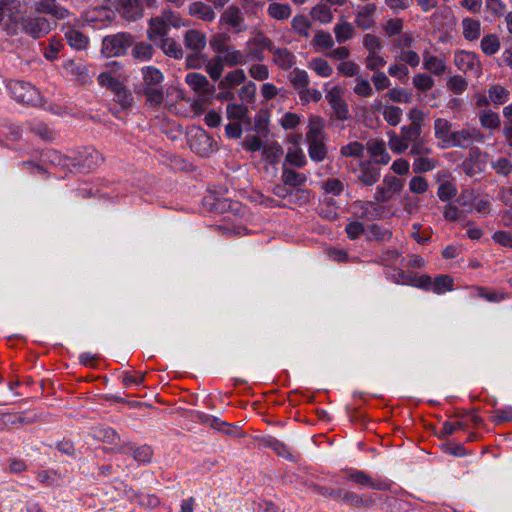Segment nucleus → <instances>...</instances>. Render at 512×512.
<instances>
[{"label": "nucleus", "mask_w": 512, "mask_h": 512, "mask_svg": "<svg viewBox=\"0 0 512 512\" xmlns=\"http://www.w3.org/2000/svg\"><path fill=\"white\" fill-rule=\"evenodd\" d=\"M141 73L143 82L134 87V92L145 96V103L149 107L161 106L164 101L163 73L154 66L143 67Z\"/></svg>", "instance_id": "obj_1"}, {"label": "nucleus", "mask_w": 512, "mask_h": 512, "mask_svg": "<svg viewBox=\"0 0 512 512\" xmlns=\"http://www.w3.org/2000/svg\"><path fill=\"white\" fill-rule=\"evenodd\" d=\"M54 155L59 158V165L69 169L73 168L81 173L89 172L95 169L104 161V158L100 152L93 148L87 147L78 151L74 156H67L59 153H54Z\"/></svg>", "instance_id": "obj_2"}, {"label": "nucleus", "mask_w": 512, "mask_h": 512, "mask_svg": "<svg viewBox=\"0 0 512 512\" xmlns=\"http://www.w3.org/2000/svg\"><path fill=\"white\" fill-rule=\"evenodd\" d=\"M134 43L131 34L120 32L105 36L102 40L101 52L106 57H116L125 55L128 48Z\"/></svg>", "instance_id": "obj_3"}, {"label": "nucleus", "mask_w": 512, "mask_h": 512, "mask_svg": "<svg viewBox=\"0 0 512 512\" xmlns=\"http://www.w3.org/2000/svg\"><path fill=\"white\" fill-rule=\"evenodd\" d=\"M20 30L33 39H40L52 30V24L44 16H21L16 22Z\"/></svg>", "instance_id": "obj_4"}, {"label": "nucleus", "mask_w": 512, "mask_h": 512, "mask_svg": "<svg viewBox=\"0 0 512 512\" xmlns=\"http://www.w3.org/2000/svg\"><path fill=\"white\" fill-rule=\"evenodd\" d=\"M9 89L13 98L20 103L31 106H37L42 103L39 90L28 82L11 81Z\"/></svg>", "instance_id": "obj_5"}, {"label": "nucleus", "mask_w": 512, "mask_h": 512, "mask_svg": "<svg viewBox=\"0 0 512 512\" xmlns=\"http://www.w3.org/2000/svg\"><path fill=\"white\" fill-rule=\"evenodd\" d=\"M454 64L463 73H470L478 78L482 74V65L476 53L470 51H457L454 54Z\"/></svg>", "instance_id": "obj_6"}, {"label": "nucleus", "mask_w": 512, "mask_h": 512, "mask_svg": "<svg viewBox=\"0 0 512 512\" xmlns=\"http://www.w3.org/2000/svg\"><path fill=\"white\" fill-rule=\"evenodd\" d=\"M32 9L39 16L48 15L55 21L64 20L71 15V12L57 0H35Z\"/></svg>", "instance_id": "obj_7"}, {"label": "nucleus", "mask_w": 512, "mask_h": 512, "mask_svg": "<svg viewBox=\"0 0 512 512\" xmlns=\"http://www.w3.org/2000/svg\"><path fill=\"white\" fill-rule=\"evenodd\" d=\"M347 479L359 486L369 487L378 491H389L392 487L390 480L382 478L374 479L362 470H350Z\"/></svg>", "instance_id": "obj_8"}, {"label": "nucleus", "mask_w": 512, "mask_h": 512, "mask_svg": "<svg viewBox=\"0 0 512 512\" xmlns=\"http://www.w3.org/2000/svg\"><path fill=\"white\" fill-rule=\"evenodd\" d=\"M403 188V181L395 176L386 175L383 184L378 186L375 193V201L378 203H386L390 201L394 194Z\"/></svg>", "instance_id": "obj_9"}, {"label": "nucleus", "mask_w": 512, "mask_h": 512, "mask_svg": "<svg viewBox=\"0 0 512 512\" xmlns=\"http://www.w3.org/2000/svg\"><path fill=\"white\" fill-rule=\"evenodd\" d=\"M483 140L484 135L479 129H462L451 133L448 146L467 148L473 141L483 142Z\"/></svg>", "instance_id": "obj_10"}, {"label": "nucleus", "mask_w": 512, "mask_h": 512, "mask_svg": "<svg viewBox=\"0 0 512 512\" xmlns=\"http://www.w3.org/2000/svg\"><path fill=\"white\" fill-rule=\"evenodd\" d=\"M326 100L330 104L334 113L333 116L337 120H347L350 117L349 109L346 101L341 96V89L339 87H333L326 94Z\"/></svg>", "instance_id": "obj_11"}, {"label": "nucleus", "mask_w": 512, "mask_h": 512, "mask_svg": "<svg viewBox=\"0 0 512 512\" xmlns=\"http://www.w3.org/2000/svg\"><path fill=\"white\" fill-rule=\"evenodd\" d=\"M117 9L128 21H135L143 16L140 0H118Z\"/></svg>", "instance_id": "obj_12"}, {"label": "nucleus", "mask_w": 512, "mask_h": 512, "mask_svg": "<svg viewBox=\"0 0 512 512\" xmlns=\"http://www.w3.org/2000/svg\"><path fill=\"white\" fill-rule=\"evenodd\" d=\"M395 282L403 285H411L417 288H427L430 284V276L427 274L417 275L415 272H404L399 270Z\"/></svg>", "instance_id": "obj_13"}, {"label": "nucleus", "mask_w": 512, "mask_h": 512, "mask_svg": "<svg viewBox=\"0 0 512 512\" xmlns=\"http://www.w3.org/2000/svg\"><path fill=\"white\" fill-rule=\"evenodd\" d=\"M207 44L206 35L197 29L187 30L184 34V45L192 52H201Z\"/></svg>", "instance_id": "obj_14"}, {"label": "nucleus", "mask_w": 512, "mask_h": 512, "mask_svg": "<svg viewBox=\"0 0 512 512\" xmlns=\"http://www.w3.org/2000/svg\"><path fill=\"white\" fill-rule=\"evenodd\" d=\"M221 22L232 27L236 33H240L245 30V27L243 26L244 18L237 6H229L221 15Z\"/></svg>", "instance_id": "obj_15"}, {"label": "nucleus", "mask_w": 512, "mask_h": 512, "mask_svg": "<svg viewBox=\"0 0 512 512\" xmlns=\"http://www.w3.org/2000/svg\"><path fill=\"white\" fill-rule=\"evenodd\" d=\"M367 150L376 164L385 165L390 161L386 145L383 140L371 139L367 142Z\"/></svg>", "instance_id": "obj_16"}, {"label": "nucleus", "mask_w": 512, "mask_h": 512, "mask_svg": "<svg viewBox=\"0 0 512 512\" xmlns=\"http://www.w3.org/2000/svg\"><path fill=\"white\" fill-rule=\"evenodd\" d=\"M186 83L195 91L202 94H211L214 91V86L211 85L208 79L196 72L188 73L186 75Z\"/></svg>", "instance_id": "obj_17"}, {"label": "nucleus", "mask_w": 512, "mask_h": 512, "mask_svg": "<svg viewBox=\"0 0 512 512\" xmlns=\"http://www.w3.org/2000/svg\"><path fill=\"white\" fill-rule=\"evenodd\" d=\"M168 35V25L161 17H154L149 20L147 38L151 42H156L158 38L163 39Z\"/></svg>", "instance_id": "obj_18"}, {"label": "nucleus", "mask_w": 512, "mask_h": 512, "mask_svg": "<svg viewBox=\"0 0 512 512\" xmlns=\"http://www.w3.org/2000/svg\"><path fill=\"white\" fill-rule=\"evenodd\" d=\"M454 288V280L450 275L442 274L436 276L433 280L430 277V284L427 288H422L425 291H433L436 294H443L452 291Z\"/></svg>", "instance_id": "obj_19"}, {"label": "nucleus", "mask_w": 512, "mask_h": 512, "mask_svg": "<svg viewBox=\"0 0 512 512\" xmlns=\"http://www.w3.org/2000/svg\"><path fill=\"white\" fill-rule=\"evenodd\" d=\"M360 174L358 176L359 181L367 186L374 185L380 177L379 169L369 161H362L359 164Z\"/></svg>", "instance_id": "obj_20"}, {"label": "nucleus", "mask_w": 512, "mask_h": 512, "mask_svg": "<svg viewBox=\"0 0 512 512\" xmlns=\"http://www.w3.org/2000/svg\"><path fill=\"white\" fill-rule=\"evenodd\" d=\"M271 53L273 62L283 70H289L295 64V56L287 48H275Z\"/></svg>", "instance_id": "obj_21"}, {"label": "nucleus", "mask_w": 512, "mask_h": 512, "mask_svg": "<svg viewBox=\"0 0 512 512\" xmlns=\"http://www.w3.org/2000/svg\"><path fill=\"white\" fill-rule=\"evenodd\" d=\"M158 46L168 57L182 59L184 56L181 45H179L174 38L167 36L166 38L160 39Z\"/></svg>", "instance_id": "obj_22"}, {"label": "nucleus", "mask_w": 512, "mask_h": 512, "mask_svg": "<svg viewBox=\"0 0 512 512\" xmlns=\"http://www.w3.org/2000/svg\"><path fill=\"white\" fill-rule=\"evenodd\" d=\"M189 14L206 22H210L215 18L213 9L201 1H196L190 4Z\"/></svg>", "instance_id": "obj_23"}, {"label": "nucleus", "mask_w": 512, "mask_h": 512, "mask_svg": "<svg viewBox=\"0 0 512 512\" xmlns=\"http://www.w3.org/2000/svg\"><path fill=\"white\" fill-rule=\"evenodd\" d=\"M342 500L358 508L373 507L376 503L375 499L372 496L359 495L357 493L350 491H344Z\"/></svg>", "instance_id": "obj_24"}, {"label": "nucleus", "mask_w": 512, "mask_h": 512, "mask_svg": "<svg viewBox=\"0 0 512 512\" xmlns=\"http://www.w3.org/2000/svg\"><path fill=\"white\" fill-rule=\"evenodd\" d=\"M154 53L153 45L145 41L135 43L131 50L132 57L141 62L151 60Z\"/></svg>", "instance_id": "obj_25"}, {"label": "nucleus", "mask_w": 512, "mask_h": 512, "mask_svg": "<svg viewBox=\"0 0 512 512\" xmlns=\"http://www.w3.org/2000/svg\"><path fill=\"white\" fill-rule=\"evenodd\" d=\"M423 67L436 76L446 72V64L436 56L430 55L428 51L423 53Z\"/></svg>", "instance_id": "obj_26"}, {"label": "nucleus", "mask_w": 512, "mask_h": 512, "mask_svg": "<svg viewBox=\"0 0 512 512\" xmlns=\"http://www.w3.org/2000/svg\"><path fill=\"white\" fill-rule=\"evenodd\" d=\"M463 37L468 41H475L481 34V23L479 20L466 17L462 20Z\"/></svg>", "instance_id": "obj_27"}, {"label": "nucleus", "mask_w": 512, "mask_h": 512, "mask_svg": "<svg viewBox=\"0 0 512 512\" xmlns=\"http://www.w3.org/2000/svg\"><path fill=\"white\" fill-rule=\"evenodd\" d=\"M392 238V232L378 224H371L366 229V240L386 242Z\"/></svg>", "instance_id": "obj_28"}, {"label": "nucleus", "mask_w": 512, "mask_h": 512, "mask_svg": "<svg viewBox=\"0 0 512 512\" xmlns=\"http://www.w3.org/2000/svg\"><path fill=\"white\" fill-rule=\"evenodd\" d=\"M307 178L305 174L298 173L295 170L289 169L283 166L282 169V181L285 185L292 187V189H296V187L302 186L306 182Z\"/></svg>", "instance_id": "obj_29"}, {"label": "nucleus", "mask_w": 512, "mask_h": 512, "mask_svg": "<svg viewBox=\"0 0 512 512\" xmlns=\"http://www.w3.org/2000/svg\"><path fill=\"white\" fill-rule=\"evenodd\" d=\"M65 38L67 40V43L78 50L85 49L88 45V37L84 35L82 32L76 29L69 28L65 32Z\"/></svg>", "instance_id": "obj_30"}, {"label": "nucleus", "mask_w": 512, "mask_h": 512, "mask_svg": "<svg viewBox=\"0 0 512 512\" xmlns=\"http://www.w3.org/2000/svg\"><path fill=\"white\" fill-rule=\"evenodd\" d=\"M97 81L100 86L107 88L113 94L125 85L124 80L111 75L110 72H101L97 77Z\"/></svg>", "instance_id": "obj_31"}, {"label": "nucleus", "mask_w": 512, "mask_h": 512, "mask_svg": "<svg viewBox=\"0 0 512 512\" xmlns=\"http://www.w3.org/2000/svg\"><path fill=\"white\" fill-rule=\"evenodd\" d=\"M246 80V75L242 69H236L228 72L223 80L219 83L220 89H229L240 85Z\"/></svg>", "instance_id": "obj_32"}, {"label": "nucleus", "mask_w": 512, "mask_h": 512, "mask_svg": "<svg viewBox=\"0 0 512 512\" xmlns=\"http://www.w3.org/2000/svg\"><path fill=\"white\" fill-rule=\"evenodd\" d=\"M479 121L483 128L497 130L501 126V119L498 113L492 110H484L479 114Z\"/></svg>", "instance_id": "obj_33"}, {"label": "nucleus", "mask_w": 512, "mask_h": 512, "mask_svg": "<svg viewBox=\"0 0 512 512\" xmlns=\"http://www.w3.org/2000/svg\"><path fill=\"white\" fill-rule=\"evenodd\" d=\"M435 137L441 140L446 146L450 142L451 123L443 118H437L434 122Z\"/></svg>", "instance_id": "obj_34"}, {"label": "nucleus", "mask_w": 512, "mask_h": 512, "mask_svg": "<svg viewBox=\"0 0 512 512\" xmlns=\"http://www.w3.org/2000/svg\"><path fill=\"white\" fill-rule=\"evenodd\" d=\"M309 144V157L315 162H321L326 158L327 147L323 139L307 141Z\"/></svg>", "instance_id": "obj_35"}, {"label": "nucleus", "mask_w": 512, "mask_h": 512, "mask_svg": "<svg viewBox=\"0 0 512 512\" xmlns=\"http://www.w3.org/2000/svg\"><path fill=\"white\" fill-rule=\"evenodd\" d=\"M222 59L228 66L233 67L246 64L248 61V55H245L244 53L235 50L234 47L229 46L228 49L225 50Z\"/></svg>", "instance_id": "obj_36"}, {"label": "nucleus", "mask_w": 512, "mask_h": 512, "mask_svg": "<svg viewBox=\"0 0 512 512\" xmlns=\"http://www.w3.org/2000/svg\"><path fill=\"white\" fill-rule=\"evenodd\" d=\"M33 422H34V418H26L22 413L0 414V426H2V427H9V426H15V425H26V424H31Z\"/></svg>", "instance_id": "obj_37"}, {"label": "nucleus", "mask_w": 512, "mask_h": 512, "mask_svg": "<svg viewBox=\"0 0 512 512\" xmlns=\"http://www.w3.org/2000/svg\"><path fill=\"white\" fill-rule=\"evenodd\" d=\"M482 52L487 56L496 54L500 49V40L496 34L485 35L480 43Z\"/></svg>", "instance_id": "obj_38"}, {"label": "nucleus", "mask_w": 512, "mask_h": 512, "mask_svg": "<svg viewBox=\"0 0 512 512\" xmlns=\"http://www.w3.org/2000/svg\"><path fill=\"white\" fill-rule=\"evenodd\" d=\"M488 95L490 101L495 105H502L508 101L510 92L501 85H492L488 89Z\"/></svg>", "instance_id": "obj_39"}, {"label": "nucleus", "mask_w": 512, "mask_h": 512, "mask_svg": "<svg viewBox=\"0 0 512 512\" xmlns=\"http://www.w3.org/2000/svg\"><path fill=\"white\" fill-rule=\"evenodd\" d=\"M268 14L276 20H285L291 15V8L288 4L274 2L268 6Z\"/></svg>", "instance_id": "obj_40"}, {"label": "nucleus", "mask_w": 512, "mask_h": 512, "mask_svg": "<svg viewBox=\"0 0 512 512\" xmlns=\"http://www.w3.org/2000/svg\"><path fill=\"white\" fill-rule=\"evenodd\" d=\"M334 33L338 43H343L351 39L354 35V27L349 22H343L336 24L334 27Z\"/></svg>", "instance_id": "obj_41"}, {"label": "nucleus", "mask_w": 512, "mask_h": 512, "mask_svg": "<svg viewBox=\"0 0 512 512\" xmlns=\"http://www.w3.org/2000/svg\"><path fill=\"white\" fill-rule=\"evenodd\" d=\"M222 56H215L206 64V71L213 80H219L223 72Z\"/></svg>", "instance_id": "obj_42"}, {"label": "nucleus", "mask_w": 512, "mask_h": 512, "mask_svg": "<svg viewBox=\"0 0 512 512\" xmlns=\"http://www.w3.org/2000/svg\"><path fill=\"white\" fill-rule=\"evenodd\" d=\"M292 29L302 37H309V29L311 27V23L308 18L304 15L295 16L291 22Z\"/></svg>", "instance_id": "obj_43"}, {"label": "nucleus", "mask_w": 512, "mask_h": 512, "mask_svg": "<svg viewBox=\"0 0 512 512\" xmlns=\"http://www.w3.org/2000/svg\"><path fill=\"white\" fill-rule=\"evenodd\" d=\"M387 135L389 137V147L393 152L401 154L409 147L401 134L398 135L394 131H388Z\"/></svg>", "instance_id": "obj_44"}, {"label": "nucleus", "mask_w": 512, "mask_h": 512, "mask_svg": "<svg viewBox=\"0 0 512 512\" xmlns=\"http://www.w3.org/2000/svg\"><path fill=\"white\" fill-rule=\"evenodd\" d=\"M323 121L320 117H312L309 120V131L306 133V140H319L322 137Z\"/></svg>", "instance_id": "obj_45"}, {"label": "nucleus", "mask_w": 512, "mask_h": 512, "mask_svg": "<svg viewBox=\"0 0 512 512\" xmlns=\"http://www.w3.org/2000/svg\"><path fill=\"white\" fill-rule=\"evenodd\" d=\"M364 145L358 141L350 142L340 149V154L344 157L362 158L364 156Z\"/></svg>", "instance_id": "obj_46"}, {"label": "nucleus", "mask_w": 512, "mask_h": 512, "mask_svg": "<svg viewBox=\"0 0 512 512\" xmlns=\"http://www.w3.org/2000/svg\"><path fill=\"white\" fill-rule=\"evenodd\" d=\"M291 84L292 86L298 90V92L302 89H305L309 86V77L306 71L300 69H294L291 73Z\"/></svg>", "instance_id": "obj_47"}, {"label": "nucleus", "mask_w": 512, "mask_h": 512, "mask_svg": "<svg viewBox=\"0 0 512 512\" xmlns=\"http://www.w3.org/2000/svg\"><path fill=\"white\" fill-rule=\"evenodd\" d=\"M309 67L321 77H330L333 73L332 67L323 58H314L311 60Z\"/></svg>", "instance_id": "obj_48"}, {"label": "nucleus", "mask_w": 512, "mask_h": 512, "mask_svg": "<svg viewBox=\"0 0 512 512\" xmlns=\"http://www.w3.org/2000/svg\"><path fill=\"white\" fill-rule=\"evenodd\" d=\"M286 162L290 165L301 168L306 164V158L299 147L290 148L286 154Z\"/></svg>", "instance_id": "obj_49"}, {"label": "nucleus", "mask_w": 512, "mask_h": 512, "mask_svg": "<svg viewBox=\"0 0 512 512\" xmlns=\"http://www.w3.org/2000/svg\"><path fill=\"white\" fill-rule=\"evenodd\" d=\"M310 199L311 192L309 190L296 188L291 190L288 203L301 206L307 204Z\"/></svg>", "instance_id": "obj_50"}, {"label": "nucleus", "mask_w": 512, "mask_h": 512, "mask_svg": "<svg viewBox=\"0 0 512 512\" xmlns=\"http://www.w3.org/2000/svg\"><path fill=\"white\" fill-rule=\"evenodd\" d=\"M422 128L416 125H404L401 127V135L409 145L421 139Z\"/></svg>", "instance_id": "obj_51"}, {"label": "nucleus", "mask_w": 512, "mask_h": 512, "mask_svg": "<svg viewBox=\"0 0 512 512\" xmlns=\"http://www.w3.org/2000/svg\"><path fill=\"white\" fill-rule=\"evenodd\" d=\"M413 85L417 90L426 92L432 89L434 80L426 73H419L413 77Z\"/></svg>", "instance_id": "obj_52"}, {"label": "nucleus", "mask_w": 512, "mask_h": 512, "mask_svg": "<svg viewBox=\"0 0 512 512\" xmlns=\"http://www.w3.org/2000/svg\"><path fill=\"white\" fill-rule=\"evenodd\" d=\"M402 109L398 106H386L383 111L385 121L391 126H397L401 121Z\"/></svg>", "instance_id": "obj_53"}, {"label": "nucleus", "mask_w": 512, "mask_h": 512, "mask_svg": "<svg viewBox=\"0 0 512 512\" xmlns=\"http://www.w3.org/2000/svg\"><path fill=\"white\" fill-rule=\"evenodd\" d=\"M468 87V82L460 75H454L447 81V88L456 95L462 94Z\"/></svg>", "instance_id": "obj_54"}, {"label": "nucleus", "mask_w": 512, "mask_h": 512, "mask_svg": "<svg viewBox=\"0 0 512 512\" xmlns=\"http://www.w3.org/2000/svg\"><path fill=\"white\" fill-rule=\"evenodd\" d=\"M311 16L322 23H329L332 20L331 10L324 4L314 6L311 10Z\"/></svg>", "instance_id": "obj_55"}, {"label": "nucleus", "mask_w": 512, "mask_h": 512, "mask_svg": "<svg viewBox=\"0 0 512 512\" xmlns=\"http://www.w3.org/2000/svg\"><path fill=\"white\" fill-rule=\"evenodd\" d=\"M116 102L122 107V109H128L133 104L132 93L124 85L117 92L114 93Z\"/></svg>", "instance_id": "obj_56"}, {"label": "nucleus", "mask_w": 512, "mask_h": 512, "mask_svg": "<svg viewBox=\"0 0 512 512\" xmlns=\"http://www.w3.org/2000/svg\"><path fill=\"white\" fill-rule=\"evenodd\" d=\"M226 113L228 119L236 120L239 122V120L246 117L248 113V107L244 104H229L227 105Z\"/></svg>", "instance_id": "obj_57"}, {"label": "nucleus", "mask_w": 512, "mask_h": 512, "mask_svg": "<svg viewBox=\"0 0 512 512\" xmlns=\"http://www.w3.org/2000/svg\"><path fill=\"white\" fill-rule=\"evenodd\" d=\"M132 451V456L136 461L142 463H149L153 456V451L150 446L143 445L137 448L130 447Z\"/></svg>", "instance_id": "obj_58"}, {"label": "nucleus", "mask_w": 512, "mask_h": 512, "mask_svg": "<svg viewBox=\"0 0 512 512\" xmlns=\"http://www.w3.org/2000/svg\"><path fill=\"white\" fill-rule=\"evenodd\" d=\"M363 45L368 50V55L378 54L382 49L381 40L373 34H366L364 36Z\"/></svg>", "instance_id": "obj_59"}, {"label": "nucleus", "mask_w": 512, "mask_h": 512, "mask_svg": "<svg viewBox=\"0 0 512 512\" xmlns=\"http://www.w3.org/2000/svg\"><path fill=\"white\" fill-rule=\"evenodd\" d=\"M392 102L397 103H409L411 101V95L403 88H392L385 95Z\"/></svg>", "instance_id": "obj_60"}, {"label": "nucleus", "mask_w": 512, "mask_h": 512, "mask_svg": "<svg viewBox=\"0 0 512 512\" xmlns=\"http://www.w3.org/2000/svg\"><path fill=\"white\" fill-rule=\"evenodd\" d=\"M207 61L208 58L206 55L201 54V52H192L186 57V67L190 69H198L201 68Z\"/></svg>", "instance_id": "obj_61"}, {"label": "nucleus", "mask_w": 512, "mask_h": 512, "mask_svg": "<svg viewBox=\"0 0 512 512\" xmlns=\"http://www.w3.org/2000/svg\"><path fill=\"white\" fill-rule=\"evenodd\" d=\"M282 153V147L276 143L266 145L263 148V154L271 164L276 163Z\"/></svg>", "instance_id": "obj_62"}, {"label": "nucleus", "mask_w": 512, "mask_h": 512, "mask_svg": "<svg viewBox=\"0 0 512 512\" xmlns=\"http://www.w3.org/2000/svg\"><path fill=\"white\" fill-rule=\"evenodd\" d=\"M313 43L320 48L330 49L334 45V40L330 33L318 31L313 39Z\"/></svg>", "instance_id": "obj_63"}, {"label": "nucleus", "mask_w": 512, "mask_h": 512, "mask_svg": "<svg viewBox=\"0 0 512 512\" xmlns=\"http://www.w3.org/2000/svg\"><path fill=\"white\" fill-rule=\"evenodd\" d=\"M385 64V59L378 54L368 55L365 59L366 68L374 73H381L379 69L384 67Z\"/></svg>", "instance_id": "obj_64"}]
</instances>
